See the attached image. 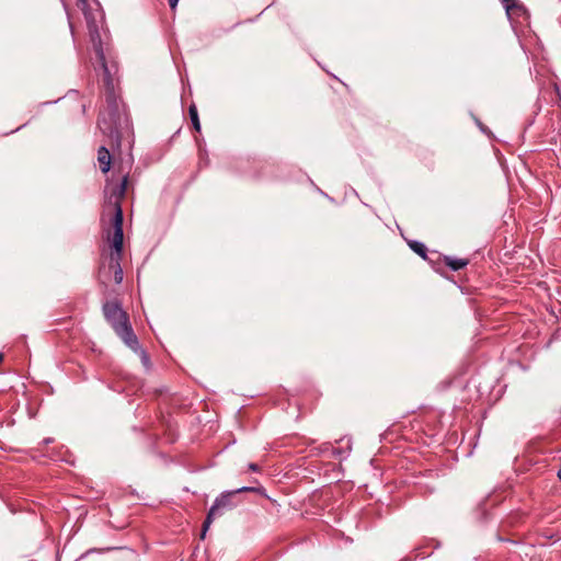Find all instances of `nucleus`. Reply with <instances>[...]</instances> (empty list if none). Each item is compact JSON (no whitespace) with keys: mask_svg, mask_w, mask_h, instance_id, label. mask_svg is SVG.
Wrapping results in <instances>:
<instances>
[{"mask_svg":"<svg viewBox=\"0 0 561 561\" xmlns=\"http://www.w3.org/2000/svg\"><path fill=\"white\" fill-rule=\"evenodd\" d=\"M179 0H169V5L172 10L176 8Z\"/></svg>","mask_w":561,"mask_h":561,"instance_id":"13","label":"nucleus"},{"mask_svg":"<svg viewBox=\"0 0 561 561\" xmlns=\"http://www.w3.org/2000/svg\"><path fill=\"white\" fill-rule=\"evenodd\" d=\"M249 469L252 470V471H257L259 470V466L256 463H250L249 465Z\"/></svg>","mask_w":561,"mask_h":561,"instance_id":"15","label":"nucleus"},{"mask_svg":"<svg viewBox=\"0 0 561 561\" xmlns=\"http://www.w3.org/2000/svg\"><path fill=\"white\" fill-rule=\"evenodd\" d=\"M135 352L140 354L142 364L145 366H148L149 362H150L148 353L140 345H139V348Z\"/></svg>","mask_w":561,"mask_h":561,"instance_id":"12","label":"nucleus"},{"mask_svg":"<svg viewBox=\"0 0 561 561\" xmlns=\"http://www.w3.org/2000/svg\"><path fill=\"white\" fill-rule=\"evenodd\" d=\"M231 492H233V496L239 494V493H243V492H257V493H263L264 492V489L263 488H255V486H241L239 489H236V490H230Z\"/></svg>","mask_w":561,"mask_h":561,"instance_id":"10","label":"nucleus"},{"mask_svg":"<svg viewBox=\"0 0 561 561\" xmlns=\"http://www.w3.org/2000/svg\"><path fill=\"white\" fill-rule=\"evenodd\" d=\"M98 161L100 163L101 171L107 173L111 169V153L105 146H101L98 150Z\"/></svg>","mask_w":561,"mask_h":561,"instance_id":"5","label":"nucleus"},{"mask_svg":"<svg viewBox=\"0 0 561 561\" xmlns=\"http://www.w3.org/2000/svg\"><path fill=\"white\" fill-rule=\"evenodd\" d=\"M505 8L506 12L510 13L513 9L518 8L517 0H500Z\"/></svg>","mask_w":561,"mask_h":561,"instance_id":"11","label":"nucleus"},{"mask_svg":"<svg viewBox=\"0 0 561 561\" xmlns=\"http://www.w3.org/2000/svg\"><path fill=\"white\" fill-rule=\"evenodd\" d=\"M477 124H478V126L480 127V129H481L482 131H485V129H484L483 125L481 124V122H479V121H478V122H477Z\"/></svg>","mask_w":561,"mask_h":561,"instance_id":"16","label":"nucleus"},{"mask_svg":"<svg viewBox=\"0 0 561 561\" xmlns=\"http://www.w3.org/2000/svg\"><path fill=\"white\" fill-rule=\"evenodd\" d=\"M53 442H54V438L47 437V438L43 439V442L41 444L48 445V444H51Z\"/></svg>","mask_w":561,"mask_h":561,"instance_id":"14","label":"nucleus"},{"mask_svg":"<svg viewBox=\"0 0 561 561\" xmlns=\"http://www.w3.org/2000/svg\"><path fill=\"white\" fill-rule=\"evenodd\" d=\"M102 311L105 320L110 323L114 332L129 348L137 351L139 348V341L134 333L128 314L122 308L121 301L113 300L104 302Z\"/></svg>","mask_w":561,"mask_h":561,"instance_id":"1","label":"nucleus"},{"mask_svg":"<svg viewBox=\"0 0 561 561\" xmlns=\"http://www.w3.org/2000/svg\"><path fill=\"white\" fill-rule=\"evenodd\" d=\"M119 122L118 102L112 87L106 94V108L100 112L98 126L104 135L119 144Z\"/></svg>","mask_w":561,"mask_h":561,"instance_id":"3","label":"nucleus"},{"mask_svg":"<svg viewBox=\"0 0 561 561\" xmlns=\"http://www.w3.org/2000/svg\"><path fill=\"white\" fill-rule=\"evenodd\" d=\"M445 264L451 270V271H460L461 268L466 267L469 263L466 259H456L451 256H445L444 257Z\"/></svg>","mask_w":561,"mask_h":561,"instance_id":"6","label":"nucleus"},{"mask_svg":"<svg viewBox=\"0 0 561 561\" xmlns=\"http://www.w3.org/2000/svg\"><path fill=\"white\" fill-rule=\"evenodd\" d=\"M127 176L123 178L121 186L118 187L117 195L115 196V201L113 202L114 207V216H113V226L114 232L112 237V247L115 251V255L111 257V267L114 270V280L116 284H121L124 278L123 268L121 266L119 260L123 251V210L121 205V198L124 196L126 191Z\"/></svg>","mask_w":561,"mask_h":561,"instance_id":"2","label":"nucleus"},{"mask_svg":"<svg viewBox=\"0 0 561 561\" xmlns=\"http://www.w3.org/2000/svg\"><path fill=\"white\" fill-rule=\"evenodd\" d=\"M96 54H98V58L100 60V64H101V66H102V68L104 70V75H105V79H106V84L110 88V85H112V80H111V77H110V71H108V68H107V65H106L105 56H104L103 48H102L101 44L96 47Z\"/></svg>","mask_w":561,"mask_h":561,"instance_id":"7","label":"nucleus"},{"mask_svg":"<svg viewBox=\"0 0 561 561\" xmlns=\"http://www.w3.org/2000/svg\"><path fill=\"white\" fill-rule=\"evenodd\" d=\"M188 115L192 122V125L196 131H201V123L197 113V108L195 104H191L188 107Z\"/></svg>","mask_w":561,"mask_h":561,"instance_id":"8","label":"nucleus"},{"mask_svg":"<svg viewBox=\"0 0 561 561\" xmlns=\"http://www.w3.org/2000/svg\"><path fill=\"white\" fill-rule=\"evenodd\" d=\"M2 359H3V356L0 354V363L2 362Z\"/></svg>","mask_w":561,"mask_h":561,"instance_id":"18","label":"nucleus"},{"mask_svg":"<svg viewBox=\"0 0 561 561\" xmlns=\"http://www.w3.org/2000/svg\"><path fill=\"white\" fill-rule=\"evenodd\" d=\"M557 476L561 480V470L558 471Z\"/></svg>","mask_w":561,"mask_h":561,"instance_id":"17","label":"nucleus"},{"mask_svg":"<svg viewBox=\"0 0 561 561\" xmlns=\"http://www.w3.org/2000/svg\"><path fill=\"white\" fill-rule=\"evenodd\" d=\"M232 499L233 492L231 491H225L215 499L203 523L202 538H204L207 529L217 517L221 516L225 511H230L238 505Z\"/></svg>","mask_w":561,"mask_h":561,"instance_id":"4","label":"nucleus"},{"mask_svg":"<svg viewBox=\"0 0 561 561\" xmlns=\"http://www.w3.org/2000/svg\"><path fill=\"white\" fill-rule=\"evenodd\" d=\"M410 248L416 253L419 254L420 256H422L423 259L426 257V247L423 242H420V241H411L409 243Z\"/></svg>","mask_w":561,"mask_h":561,"instance_id":"9","label":"nucleus"}]
</instances>
